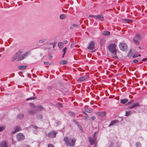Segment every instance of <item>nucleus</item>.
Segmentation results:
<instances>
[{
  "mask_svg": "<svg viewBox=\"0 0 147 147\" xmlns=\"http://www.w3.org/2000/svg\"><path fill=\"white\" fill-rule=\"evenodd\" d=\"M147 61V57L143 59L142 60V61Z\"/></svg>",
  "mask_w": 147,
  "mask_h": 147,
  "instance_id": "52",
  "label": "nucleus"
},
{
  "mask_svg": "<svg viewBox=\"0 0 147 147\" xmlns=\"http://www.w3.org/2000/svg\"><path fill=\"white\" fill-rule=\"evenodd\" d=\"M52 88V87H51V86H49L48 87V89L49 90H51Z\"/></svg>",
  "mask_w": 147,
  "mask_h": 147,
  "instance_id": "55",
  "label": "nucleus"
},
{
  "mask_svg": "<svg viewBox=\"0 0 147 147\" xmlns=\"http://www.w3.org/2000/svg\"><path fill=\"white\" fill-rule=\"evenodd\" d=\"M96 18H97L100 21L104 20V18L102 14H100L98 16H96Z\"/></svg>",
  "mask_w": 147,
  "mask_h": 147,
  "instance_id": "15",
  "label": "nucleus"
},
{
  "mask_svg": "<svg viewBox=\"0 0 147 147\" xmlns=\"http://www.w3.org/2000/svg\"><path fill=\"white\" fill-rule=\"evenodd\" d=\"M36 109L38 111H41L44 109V108L42 105H40L36 107Z\"/></svg>",
  "mask_w": 147,
  "mask_h": 147,
  "instance_id": "20",
  "label": "nucleus"
},
{
  "mask_svg": "<svg viewBox=\"0 0 147 147\" xmlns=\"http://www.w3.org/2000/svg\"><path fill=\"white\" fill-rule=\"evenodd\" d=\"M103 43V39H102L101 40L100 44L101 45H102Z\"/></svg>",
  "mask_w": 147,
  "mask_h": 147,
  "instance_id": "49",
  "label": "nucleus"
},
{
  "mask_svg": "<svg viewBox=\"0 0 147 147\" xmlns=\"http://www.w3.org/2000/svg\"><path fill=\"white\" fill-rule=\"evenodd\" d=\"M27 67V65L19 66H18V68L19 69L23 70L26 69Z\"/></svg>",
  "mask_w": 147,
  "mask_h": 147,
  "instance_id": "26",
  "label": "nucleus"
},
{
  "mask_svg": "<svg viewBox=\"0 0 147 147\" xmlns=\"http://www.w3.org/2000/svg\"><path fill=\"white\" fill-rule=\"evenodd\" d=\"M125 111V116H129V111H126L124 110Z\"/></svg>",
  "mask_w": 147,
  "mask_h": 147,
  "instance_id": "41",
  "label": "nucleus"
},
{
  "mask_svg": "<svg viewBox=\"0 0 147 147\" xmlns=\"http://www.w3.org/2000/svg\"><path fill=\"white\" fill-rule=\"evenodd\" d=\"M88 78V77L86 75L80 78L78 80L79 82H82L86 80Z\"/></svg>",
  "mask_w": 147,
  "mask_h": 147,
  "instance_id": "10",
  "label": "nucleus"
},
{
  "mask_svg": "<svg viewBox=\"0 0 147 147\" xmlns=\"http://www.w3.org/2000/svg\"><path fill=\"white\" fill-rule=\"evenodd\" d=\"M74 46V45L73 44H72L70 45V47L71 48H73Z\"/></svg>",
  "mask_w": 147,
  "mask_h": 147,
  "instance_id": "57",
  "label": "nucleus"
},
{
  "mask_svg": "<svg viewBox=\"0 0 147 147\" xmlns=\"http://www.w3.org/2000/svg\"><path fill=\"white\" fill-rule=\"evenodd\" d=\"M31 127L34 129L33 131L34 134H37L38 132V129L39 128L33 125H32Z\"/></svg>",
  "mask_w": 147,
  "mask_h": 147,
  "instance_id": "12",
  "label": "nucleus"
},
{
  "mask_svg": "<svg viewBox=\"0 0 147 147\" xmlns=\"http://www.w3.org/2000/svg\"><path fill=\"white\" fill-rule=\"evenodd\" d=\"M48 147H54V146L51 144H49L48 145Z\"/></svg>",
  "mask_w": 147,
  "mask_h": 147,
  "instance_id": "45",
  "label": "nucleus"
},
{
  "mask_svg": "<svg viewBox=\"0 0 147 147\" xmlns=\"http://www.w3.org/2000/svg\"><path fill=\"white\" fill-rule=\"evenodd\" d=\"M116 45L115 43L111 44L108 46L109 50L112 53V57L114 58H117V57L116 54Z\"/></svg>",
  "mask_w": 147,
  "mask_h": 147,
  "instance_id": "1",
  "label": "nucleus"
},
{
  "mask_svg": "<svg viewBox=\"0 0 147 147\" xmlns=\"http://www.w3.org/2000/svg\"><path fill=\"white\" fill-rule=\"evenodd\" d=\"M28 52H26L24 54H23V56H25L26 57V56L28 54Z\"/></svg>",
  "mask_w": 147,
  "mask_h": 147,
  "instance_id": "46",
  "label": "nucleus"
},
{
  "mask_svg": "<svg viewBox=\"0 0 147 147\" xmlns=\"http://www.w3.org/2000/svg\"><path fill=\"white\" fill-rule=\"evenodd\" d=\"M86 117H87L86 116H84L83 118L84 119H86Z\"/></svg>",
  "mask_w": 147,
  "mask_h": 147,
  "instance_id": "63",
  "label": "nucleus"
},
{
  "mask_svg": "<svg viewBox=\"0 0 147 147\" xmlns=\"http://www.w3.org/2000/svg\"><path fill=\"white\" fill-rule=\"evenodd\" d=\"M67 48L66 47H65L63 49V55L62 56V57L63 58L65 55L66 51L67 50Z\"/></svg>",
  "mask_w": 147,
  "mask_h": 147,
  "instance_id": "27",
  "label": "nucleus"
},
{
  "mask_svg": "<svg viewBox=\"0 0 147 147\" xmlns=\"http://www.w3.org/2000/svg\"><path fill=\"white\" fill-rule=\"evenodd\" d=\"M57 132L56 131H50L48 133V136L50 138H54L55 137Z\"/></svg>",
  "mask_w": 147,
  "mask_h": 147,
  "instance_id": "5",
  "label": "nucleus"
},
{
  "mask_svg": "<svg viewBox=\"0 0 147 147\" xmlns=\"http://www.w3.org/2000/svg\"><path fill=\"white\" fill-rule=\"evenodd\" d=\"M26 147H30L28 145H27L26 146Z\"/></svg>",
  "mask_w": 147,
  "mask_h": 147,
  "instance_id": "64",
  "label": "nucleus"
},
{
  "mask_svg": "<svg viewBox=\"0 0 147 147\" xmlns=\"http://www.w3.org/2000/svg\"><path fill=\"white\" fill-rule=\"evenodd\" d=\"M67 62L65 60H63L60 61V63L62 65H64L67 63Z\"/></svg>",
  "mask_w": 147,
  "mask_h": 147,
  "instance_id": "30",
  "label": "nucleus"
},
{
  "mask_svg": "<svg viewBox=\"0 0 147 147\" xmlns=\"http://www.w3.org/2000/svg\"><path fill=\"white\" fill-rule=\"evenodd\" d=\"M24 138H17L18 141H21L23 140Z\"/></svg>",
  "mask_w": 147,
  "mask_h": 147,
  "instance_id": "48",
  "label": "nucleus"
},
{
  "mask_svg": "<svg viewBox=\"0 0 147 147\" xmlns=\"http://www.w3.org/2000/svg\"><path fill=\"white\" fill-rule=\"evenodd\" d=\"M123 20H124L125 23H129V19H123Z\"/></svg>",
  "mask_w": 147,
  "mask_h": 147,
  "instance_id": "43",
  "label": "nucleus"
},
{
  "mask_svg": "<svg viewBox=\"0 0 147 147\" xmlns=\"http://www.w3.org/2000/svg\"><path fill=\"white\" fill-rule=\"evenodd\" d=\"M68 113L72 117H74L75 116V114L73 112L69 111Z\"/></svg>",
  "mask_w": 147,
  "mask_h": 147,
  "instance_id": "33",
  "label": "nucleus"
},
{
  "mask_svg": "<svg viewBox=\"0 0 147 147\" xmlns=\"http://www.w3.org/2000/svg\"><path fill=\"white\" fill-rule=\"evenodd\" d=\"M44 63V64L46 65H49L50 64V63L49 62L47 61H45Z\"/></svg>",
  "mask_w": 147,
  "mask_h": 147,
  "instance_id": "44",
  "label": "nucleus"
},
{
  "mask_svg": "<svg viewBox=\"0 0 147 147\" xmlns=\"http://www.w3.org/2000/svg\"><path fill=\"white\" fill-rule=\"evenodd\" d=\"M28 114L30 115H34L36 113V110L30 109L28 111Z\"/></svg>",
  "mask_w": 147,
  "mask_h": 147,
  "instance_id": "11",
  "label": "nucleus"
},
{
  "mask_svg": "<svg viewBox=\"0 0 147 147\" xmlns=\"http://www.w3.org/2000/svg\"><path fill=\"white\" fill-rule=\"evenodd\" d=\"M134 101V100H131L129 101V105L131 103H132Z\"/></svg>",
  "mask_w": 147,
  "mask_h": 147,
  "instance_id": "54",
  "label": "nucleus"
},
{
  "mask_svg": "<svg viewBox=\"0 0 147 147\" xmlns=\"http://www.w3.org/2000/svg\"><path fill=\"white\" fill-rule=\"evenodd\" d=\"M36 118L38 119H41L42 118V116L41 115H38L36 116Z\"/></svg>",
  "mask_w": 147,
  "mask_h": 147,
  "instance_id": "29",
  "label": "nucleus"
},
{
  "mask_svg": "<svg viewBox=\"0 0 147 147\" xmlns=\"http://www.w3.org/2000/svg\"><path fill=\"white\" fill-rule=\"evenodd\" d=\"M82 113H83V114H84V115H88L86 113V112L85 111H83L82 112Z\"/></svg>",
  "mask_w": 147,
  "mask_h": 147,
  "instance_id": "53",
  "label": "nucleus"
},
{
  "mask_svg": "<svg viewBox=\"0 0 147 147\" xmlns=\"http://www.w3.org/2000/svg\"><path fill=\"white\" fill-rule=\"evenodd\" d=\"M92 119L93 120H95L96 119V117L95 116H93L91 117Z\"/></svg>",
  "mask_w": 147,
  "mask_h": 147,
  "instance_id": "51",
  "label": "nucleus"
},
{
  "mask_svg": "<svg viewBox=\"0 0 147 147\" xmlns=\"http://www.w3.org/2000/svg\"><path fill=\"white\" fill-rule=\"evenodd\" d=\"M139 103L138 102H136V103H133L132 105L129 106V109H131L134 108L136 107L139 106Z\"/></svg>",
  "mask_w": 147,
  "mask_h": 147,
  "instance_id": "14",
  "label": "nucleus"
},
{
  "mask_svg": "<svg viewBox=\"0 0 147 147\" xmlns=\"http://www.w3.org/2000/svg\"><path fill=\"white\" fill-rule=\"evenodd\" d=\"M128 99L127 98L122 99L120 100V102L121 104H125L126 103L125 105H129Z\"/></svg>",
  "mask_w": 147,
  "mask_h": 147,
  "instance_id": "9",
  "label": "nucleus"
},
{
  "mask_svg": "<svg viewBox=\"0 0 147 147\" xmlns=\"http://www.w3.org/2000/svg\"><path fill=\"white\" fill-rule=\"evenodd\" d=\"M67 146L74 147L76 142L75 138H64Z\"/></svg>",
  "mask_w": 147,
  "mask_h": 147,
  "instance_id": "2",
  "label": "nucleus"
},
{
  "mask_svg": "<svg viewBox=\"0 0 147 147\" xmlns=\"http://www.w3.org/2000/svg\"><path fill=\"white\" fill-rule=\"evenodd\" d=\"M24 59V58H23V57L21 56L19 58H18V61H20L23 59Z\"/></svg>",
  "mask_w": 147,
  "mask_h": 147,
  "instance_id": "37",
  "label": "nucleus"
},
{
  "mask_svg": "<svg viewBox=\"0 0 147 147\" xmlns=\"http://www.w3.org/2000/svg\"><path fill=\"white\" fill-rule=\"evenodd\" d=\"M85 112L87 113H91L92 111V110L91 108H88L85 107Z\"/></svg>",
  "mask_w": 147,
  "mask_h": 147,
  "instance_id": "22",
  "label": "nucleus"
},
{
  "mask_svg": "<svg viewBox=\"0 0 147 147\" xmlns=\"http://www.w3.org/2000/svg\"><path fill=\"white\" fill-rule=\"evenodd\" d=\"M95 42L93 41H92L90 43L88 49H89L92 50L94 49Z\"/></svg>",
  "mask_w": 147,
  "mask_h": 147,
  "instance_id": "7",
  "label": "nucleus"
},
{
  "mask_svg": "<svg viewBox=\"0 0 147 147\" xmlns=\"http://www.w3.org/2000/svg\"><path fill=\"white\" fill-rule=\"evenodd\" d=\"M80 25L78 24H73L70 27V29H72L74 28H77Z\"/></svg>",
  "mask_w": 147,
  "mask_h": 147,
  "instance_id": "21",
  "label": "nucleus"
},
{
  "mask_svg": "<svg viewBox=\"0 0 147 147\" xmlns=\"http://www.w3.org/2000/svg\"><path fill=\"white\" fill-rule=\"evenodd\" d=\"M133 61L134 63H136L138 62V61L137 60L135 59Z\"/></svg>",
  "mask_w": 147,
  "mask_h": 147,
  "instance_id": "50",
  "label": "nucleus"
},
{
  "mask_svg": "<svg viewBox=\"0 0 147 147\" xmlns=\"http://www.w3.org/2000/svg\"><path fill=\"white\" fill-rule=\"evenodd\" d=\"M135 51L134 49H131L129 52V57H132V55L135 53Z\"/></svg>",
  "mask_w": 147,
  "mask_h": 147,
  "instance_id": "18",
  "label": "nucleus"
},
{
  "mask_svg": "<svg viewBox=\"0 0 147 147\" xmlns=\"http://www.w3.org/2000/svg\"><path fill=\"white\" fill-rule=\"evenodd\" d=\"M36 99V96H34V97H31L29 98H28L26 100V101H28L29 100H35Z\"/></svg>",
  "mask_w": 147,
  "mask_h": 147,
  "instance_id": "32",
  "label": "nucleus"
},
{
  "mask_svg": "<svg viewBox=\"0 0 147 147\" xmlns=\"http://www.w3.org/2000/svg\"><path fill=\"white\" fill-rule=\"evenodd\" d=\"M24 136L23 134L22 133H19L17 134L16 138H24Z\"/></svg>",
  "mask_w": 147,
  "mask_h": 147,
  "instance_id": "24",
  "label": "nucleus"
},
{
  "mask_svg": "<svg viewBox=\"0 0 147 147\" xmlns=\"http://www.w3.org/2000/svg\"><path fill=\"white\" fill-rule=\"evenodd\" d=\"M5 129L4 127H0V131H2Z\"/></svg>",
  "mask_w": 147,
  "mask_h": 147,
  "instance_id": "42",
  "label": "nucleus"
},
{
  "mask_svg": "<svg viewBox=\"0 0 147 147\" xmlns=\"http://www.w3.org/2000/svg\"><path fill=\"white\" fill-rule=\"evenodd\" d=\"M18 118L19 119H22L23 118L24 115L23 114H20L17 115Z\"/></svg>",
  "mask_w": 147,
  "mask_h": 147,
  "instance_id": "28",
  "label": "nucleus"
},
{
  "mask_svg": "<svg viewBox=\"0 0 147 147\" xmlns=\"http://www.w3.org/2000/svg\"><path fill=\"white\" fill-rule=\"evenodd\" d=\"M63 42L65 44H66L68 42L67 40H65Z\"/></svg>",
  "mask_w": 147,
  "mask_h": 147,
  "instance_id": "58",
  "label": "nucleus"
},
{
  "mask_svg": "<svg viewBox=\"0 0 147 147\" xmlns=\"http://www.w3.org/2000/svg\"><path fill=\"white\" fill-rule=\"evenodd\" d=\"M47 40V38H42L39 40V42L40 44H42L46 42Z\"/></svg>",
  "mask_w": 147,
  "mask_h": 147,
  "instance_id": "17",
  "label": "nucleus"
},
{
  "mask_svg": "<svg viewBox=\"0 0 147 147\" xmlns=\"http://www.w3.org/2000/svg\"><path fill=\"white\" fill-rule=\"evenodd\" d=\"M131 97H132L131 95V94H129V98L131 99L132 98H131Z\"/></svg>",
  "mask_w": 147,
  "mask_h": 147,
  "instance_id": "61",
  "label": "nucleus"
},
{
  "mask_svg": "<svg viewBox=\"0 0 147 147\" xmlns=\"http://www.w3.org/2000/svg\"><path fill=\"white\" fill-rule=\"evenodd\" d=\"M77 126L78 128L80 129L81 132L82 133L83 132V130L82 127H81L80 125L79 124V125H78Z\"/></svg>",
  "mask_w": 147,
  "mask_h": 147,
  "instance_id": "31",
  "label": "nucleus"
},
{
  "mask_svg": "<svg viewBox=\"0 0 147 147\" xmlns=\"http://www.w3.org/2000/svg\"><path fill=\"white\" fill-rule=\"evenodd\" d=\"M7 144L6 141H3L2 142L0 147H7Z\"/></svg>",
  "mask_w": 147,
  "mask_h": 147,
  "instance_id": "16",
  "label": "nucleus"
},
{
  "mask_svg": "<svg viewBox=\"0 0 147 147\" xmlns=\"http://www.w3.org/2000/svg\"><path fill=\"white\" fill-rule=\"evenodd\" d=\"M57 123L58 125L59 124H60L61 123V122L60 121H58L57 122Z\"/></svg>",
  "mask_w": 147,
  "mask_h": 147,
  "instance_id": "59",
  "label": "nucleus"
},
{
  "mask_svg": "<svg viewBox=\"0 0 147 147\" xmlns=\"http://www.w3.org/2000/svg\"><path fill=\"white\" fill-rule=\"evenodd\" d=\"M96 134V132H95L94 134V136L93 137V138H95V135Z\"/></svg>",
  "mask_w": 147,
  "mask_h": 147,
  "instance_id": "60",
  "label": "nucleus"
},
{
  "mask_svg": "<svg viewBox=\"0 0 147 147\" xmlns=\"http://www.w3.org/2000/svg\"><path fill=\"white\" fill-rule=\"evenodd\" d=\"M136 147H141V144L139 142H137L136 143Z\"/></svg>",
  "mask_w": 147,
  "mask_h": 147,
  "instance_id": "35",
  "label": "nucleus"
},
{
  "mask_svg": "<svg viewBox=\"0 0 147 147\" xmlns=\"http://www.w3.org/2000/svg\"><path fill=\"white\" fill-rule=\"evenodd\" d=\"M141 38L139 35H136L133 39V41L135 44H139Z\"/></svg>",
  "mask_w": 147,
  "mask_h": 147,
  "instance_id": "6",
  "label": "nucleus"
},
{
  "mask_svg": "<svg viewBox=\"0 0 147 147\" xmlns=\"http://www.w3.org/2000/svg\"><path fill=\"white\" fill-rule=\"evenodd\" d=\"M110 34V32L107 31H104L102 34V35H109Z\"/></svg>",
  "mask_w": 147,
  "mask_h": 147,
  "instance_id": "25",
  "label": "nucleus"
},
{
  "mask_svg": "<svg viewBox=\"0 0 147 147\" xmlns=\"http://www.w3.org/2000/svg\"><path fill=\"white\" fill-rule=\"evenodd\" d=\"M97 115L98 116L101 117H103L105 115V112H98L97 113Z\"/></svg>",
  "mask_w": 147,
  "mask_h": 147,
  "instance_id": "19",
  "label": "nucleus"
},
{
  "mask_svg": "<svg viewBox=\"0 0 147 147\" xmlns=\"http://www.w3.org/2000/svg\"><path fill=\"white\" fill-rule=\"evenodd\" d=\"M96 16H94L93 15H90L89 17L91 18H96Z\"/></svg>",
  "mask_w": 147,
  "mask_h": 147,
  "instance_id": "47",
  "label": "nucleus"
},
{
  "mask_svg": "<svg viewBox=\"0 0 147 147\" xmlns=\"http://www.w3.org/2000/svg\"><path fill=\"white\" fill-rule=\"evenodd\" d=\"M118 122V120H115L111 121L109 125V126H112L114 125L116 123Z\"/></svg>",
  "mask_w": 147,
  "mask_h": 147,
  "instance_id": "23",
  "label": "nucleus"
},
{
  "mask_svg": "<svg viewBox=\"0 0 147 147\" xmlns=\"http://www.w3.org/2000/svg\"><path fill=\"white\" fill-rule=\"evenodd\" d=\"M22 54V51L21 50L18 51L13 56L11 59V61H13L16 60Z\"/></svg>",
  "mask_w": 147,
  "mask_h": 147,
  "instance_id": "4",
  "label": "nucleus"
},
{
  "mask_svg": "<svg viewBox=\"0 0 147 147\" xmlns=\"http://www.w3.org/2000/svg\"><path fill=\"white\" fill-rule=\"evenodd\" d=\"M73 121L75 123V124L77 125V126H78V125H79L80 124L78 121H76L75 120H74Z\"/></svg>",
  "mask_w": 147,
  "mask_h": 147,
  "instance_id": "39",
  "label": "nucleus"
},
{
  "mask_svg": "<svg viewBox=\"0 0 147 147\" xmlns=\"http://www.w3.org/2000/svg\"><path fill=\"white\" fill-rule=\"evenodd\" d=\"M4 49L3 48H2L0 49V52H3L4 51Z\"/></svg>",
  "mask_w": 147,
  "mask_h": 147,
  "instance_id": "56",
  "label": "nucleus"
},
{
  "mask_svg": "<svg viewBox=\"0 0 147 147\" xmlns=\"http://www.w3.org/2000/svg\"><path fill=\"white\" fill-rule=\"evenodd\" d=\"M132 56L133 58H134L137 57H138V55L137 54H135V53Z\"/></svg>",
  "mask_w": 147,
  "mask_h": 147,
  "instance_id": "38",
  "label": "nucleus"
},
{
  "mask_svg": "<svg viewBox=\"0 0 147 147\" xmlns=\"http://www.w3.org/2000/svg\"><path fill=\"white\" fill-rule=\"evenodd\" d=\"M57 106H58L60 108H62V105L60 103H57Z\"/></svg>",
  "mask_w": 147,
  "mask_h": 147,
  "instance_id": "40",
  "label": "nucleus"
},
{
  "mask_svg": "<svg viewBox=\"0 0 147 147\" xmlns=\"http://www.w3.org/2000/svg\"><path fill=\"white\" fill-rule=\"evenodd\" d=\"M63 45V43L61 42H59L58 44L59 47L61 48H62Z\"/></svg>",
  "mask_w": 147,
  "mask_h": 147,
  "instance_id": "34",
  "label": "nucleus"
},
{
  "mask_svg": "<svg viewBox=\"0 0 147 147\" xmlns=\"http://www.w3.org/2000/svg\"><path fill=\"white\" fill-rule=\"evenodd\" d=\"M89 142L91 145L94 144L96 142V138H89Z\"/></svg>",
  "mask_w": 147,
  "mask_h": 147,
  "instance_id": "13",
  "label": "nucleus"
},
{
  "mask_svg": "<svg viewBox=\"0 0 147 147\" xmlns=\"http://www.w3.org/2000/svg\"><path fill=\"white\" fill-rule=\"evenodd\" d=\"M22 129L21 128L20 126H17L15 127V130L11 132L12 134H14L15 133L18 132V131H20Z\"/></svg>",
  "mask_w": 147,
  "mask_h": 147,
  "instance_id": "8",
  "label": "nucleus"
},
{
  "mask_svg": "<svg viewBox=\"0 0 147 147\" xmlns=\"http://www.w3.org/2000/svg\"><path fill=\"white\" fill-rule=\"evenodd\" d=\"M119 46L120 49L122 51H126L128 50V46L125 43L120 42Z\"/></svg>",
  "mask_w": 147,
  "mask_h": 147,
  "instance_id": "3",
  "label": "nucleus"
},
{
  "mask_svg": "<svg viewBox=\"0 0 147 147\" xmlns=\"http://www.w3.org/2000/svg\"><path fill=\"white\" fill-rule=\"evenodd\" d=\"M133 21V20L131 19H129V23H130L132 22Z\"/></svg>",
  "mask_w": 147,
  "mask_h": 147,
  "instance_id": "62",
  "label": "nucleus"
},
{
  "mask_svg": "<svg viewBox=\"0 0 147 147\" xmlns=\"http://www.w3.org/2000/svg\"><path fill=\"white\" fill-rule=\"evenodd\" d=\"M60 18L61 19L65 18V16L64 15L61 14L60 16Z\"/></svg>",
  "mask_w": 147,
  "mask_h": 147,
  "instance_id": "36",
  "label": "nucleus"
}]
</instances>
